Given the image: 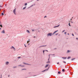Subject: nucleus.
Instances as JSON below:
<instances>
[{
  "instance_id": "8fccbe9b",
  "label": "nucleus",
  "mask_w": 78,
  "mask_h": 78,
  "mask_svg": "<svg viewBox=\"0 0 78 78\" xmlns=\"http://www.w3.org/2000/svg\"><path fill=\"white\" fill-rule=\"evenodd\" d=\"M8 76L9 77V75Z\"/></svg>"
},
{
  "instance_id": "ea45409f",
  "label": "nucleus",
  "mask_w": 78,
  "mask_h": 78,
  "mask_svg": "<svg viewBox=\"0 0 78 78\" xmlns=\"http://www.w3.org/2000/svg\"><path fill=\"white\" fill-rule=\"evenodd\" d=\"M18 66H21L22 67V66L21 65H20Z\"/></svg>"
},
{
  "instance_id": "de8ad7c7",
  "label": "nucleus",
  "mask_w": 78,
  "mask_h": 78,
  "mask_svg": "<svg viewBox=\"0 0 78 78\" xmlns=\"http://www.w3.org/2000/svg\"><path fill=\"white\" fill-rule=\"evenodd\" d=\"M46 51H48V50H46Z\"/></svg>"
},
{
  "instance_id": "864d4df0",
  "label": "nucleus",
  "mask_w": 78,
  "mask_h": 78,
  "mask_svg": "<svg viewBox=\"0 0 78 78\" xmlns=\"http://www.w3.org/2000/svg\"><path fill=\"white\" fill-rule=\"evenodd\" d=\"M30 44H28V45H29Z\"/></svg>"
},
{
  "instance_id": "4be33fe9",
  "label": "nucleus",
  "mask_w": 78,
  "mask_h": 78,
  "mask_svg": "<svg viewBox=\"0 0 78 78\" xmlns=\"http://www.w3.org/2000/svg\"><path fill=\"white\" fill-rule=\"evenodd\" d=\"M69 52H70V51L68 50L67 51V53H69Z\"/></svg>"
},
{
  "instance_id": "a878e982",
  "label": "nucleus",
  "mask_w": 78,
  "mask_h": 78,
  "mask_svg": "<svg viewBox=\"0 0 78 78\" xmlns=\"http://www.w3.org/2000/svg\"><path fill=\"white\" fill-rule=\"evenodd\" d=\"M69 27H70V23H69Z\"/></svg>"
},
{
  "instance_id": "aec40b11",
  "label": "nucleus",
  "mask_w": 78,
  "mask_h": 78,
  "mask_svg": "<svg viewBox=\"0 0 78 78\" xmlns=\"http://www.w3.org/2000/svg\"><path fill=\"white\" fill-rule=\"evenodd\" d=\"M0 26L1 27H3V26H2V24L0 25Z\"/></svg>"
},
{
  "instance_id": "6ab92c4d",
  "label": "nucleus",
  "mask_w": 78,
  "mask_h": 78,
  "mask_svg": "<svg viewBox=\"0 0 78 78\" xmlns=\"http://www.w3.org/2000/svg\"><path fill=\"white\" fill-rule=\"evenodd\" d=\"M25 6H27V3H25Z\"/></svg>"
},
{
  "instance_id": "e433bc0d",
  "label": "nucleus",
  "mask_w": 78,
  "mask_h": 78,
  "mask_svg": "<svg viewBox=\"0 0 78 78\" xmlns=\"http://www.w3.org/2000/svg\"><path fill=\"white\" fill-rule=\"evenodd\" d=\"M47 17L46 16H45L44 17V18H45V17Z\"/></svg>"
},
{
  "instance_id": "393cba45",
  "label": "nucleus",
  "mask_w": 78,
  "mask_h": 78,
  "mask_svg": "<svg viewBox=\"0 0 78 78\" xmlns=\"http://www.w3.org/2000/svg\"><path fill=\"white\" fill-rule=\"evenodd\" d=\"M30 42V41H27V43L28 44V43H29V42Z\"/></svg>"
},
{
  "instance_id": "cd10ccee",
  "label": "nucleus",
  "mask_w": 78,
  "mask_h": 78,
  "mask_svg": "<svg viewBox=\"0 0 78 78\" xmlns=\"http://www.w3.org/2000/svg\"><path fill=\"white\" fill-rule=\"evenodd\" d=\"M44 50L43 51V53L44 54Z\"/></svg>"
},
{
  "instance_id": "0eeeda50",
  "label": "nucleus",
  "mask_w": 78,
  "mask_h": 78,
  "mask_svg": "<svg viewBox=\"0 0 78 78\" xmlns=\"http://www.w3.org/2000/svg\"><path fill=\"white\" fill-rule=\"evenodd\" d=\"M62 58L63 59H67V57H62Z\"/></svg>"
},
{
  "instance_id": "5701e85b",
  "label": "nucleus",
  "mask_w": 78,
  "mask_h": 78,
  "mask_svg": "<svg viewBox=\"0 0 78 78\" xmlns=\"http://www.w3.org/2000/svg\"><path fill=\"white\" fill-rule=\"evenodd\" d=\"M25 8H26V7H25L23 8V9H25Z\"/></svg>"
},
{
  "instance_id": "6e6d98bb",
  "label": "nucleus",
  "mask_w": 78,
  "mask_h": 78,
  "mask_svg": "<svg viewBox=\"0 0 78 78\" xmlns=\"http://www.w3.org/2000/svg\"><path fill=\"white\" fill-rule=\"evenodd\" d=\"M1 78H2V77H1Z\"/></svg>"
},
{
  "instance_id": "58836bf2",
  "label": "nucleus",
  "mask_w": 78,
  "mask_h": 78,
  "mask_svg": "<svg viewBox=\"0 0 78 78\" xmlns=\"http://www.w3.org/2000/svg\"><path fill=\"white\" fill-rule=\"evenodd\" d=\"M49 59H50V58H49L48 59V61H49Z\"/></svg>"
},
{
  "instance_id": "c9c22d12",
  "label": "nucleus",
  "mask_w": 78,
  "mask_h": 78,
  "mask_svg": "<svg viewBox=\"0 0 78 78\" xmlns=\"http://www.w3.org/2000/svg\"><path fill=\"white\" fill-rule=\"evenodd\" d=\"M57 64H59V62H57Z\"/></svg>"
},
{
  "instance_id": "9b49d317",
  "label": "nucleus",
  "mask_w": 78,
  "mask_h": 78,
  "mask_svg": "<svg viewBox=\"0 0 78 78\" xmlns=\"http://www.w3.org/2000/svg\"><path fill=\"white\" fill-rule=\"evenodd\" d=\"M27 33H30V31H29V30H27Z\"/></svg>"
},
{
  "instance_id": "a19ab883",
  "label": "nucleus",
  "mask_w": 78,
  "mask_h": 78,
  "mask_svg": "<svg viewBox=\"0 0 78 78\" xmlns=\"http://www.w3.org/2000/svg\"><path fill=\"white\" fill-rule=\"evenodd\" d=\"M24 66H21V67H24Z\"/></svg>"
},
{
  "instance_id": "c756f323",
  "label": "nucleus",
  "mask_w": 78,
  "mask_h": 78,
  "mask_svg": "<svg viewBox=\"0 0 78 78\" xmlns=\"http://www.w3.org/2000/svg\"><path fill=\"white\" fill-rule=\"evenodd\" d=\"M26 70V69H24L22 70Z\"/></svg>"
},
{
  "instance_id": "f03ea898",
  "label": "nucleus",
  "mask_w": 78,
  "mask_h": 78,
  "mask_svg": "<svg viewBox=\"0 0 78 78\" xmlns=\"http://www.w3.org/2000/svg\"><path fill=\"white\" fill-rule=\"evenodd\" d=\"M51 34H52V33H49L48 34H47L48 37V36H51Z\"/></svg>"
},
{
  "instance_id": "4468645a",
  "label": "nucleus",
  "mask_w": 78,
  "mask_h": 78,
  "mask_svg": "<svg viewBox=\"0 0 78 78\" xmlns=\"http://www.w3.org/2000/svg\"><path fill=\"white\" fill-rule=\"evenodd\" d=\"M50 63V61H48V62H46L47 64H48Z\"/></svg>"
},
{
  "instance_id": "c85d7f7f",
  "label": "nucleus",
  "mask_w": 78,
  "mask_h": 78,
  "mask_svg": "<svg viewBox=\"0 0 78 78\" xmlns=\"http://www.w3.org/2000/svg\"><path fill=\"white\" fill-rule=\"evenodd\" d=\"M58 33L56 34H55V35H58Z\"/></svg>"
},
{
  "instance_id": "1a4fd4ad",
  "label": "nucleus",
  "mask_w": 78,
  "mask_h": 78,
  "mask_svg": "<svg viewBox=\"0 0 78 78\" xmlns=\"http://www.w3.org/2000/svg\"><path fill=\"white\" fill-rule=\"evenodd\" d=\"M47 67H48V65H46L45 66V68H46Z\"/></svg>"
},
{
  "instance_id": "2f4dec72",
  "label": "nucleus",
  "mask_w": 78,
  "mask_h": 78,
  "mask_svg": "<svg viewBox=\"0 0 78 78\" xmlns=\"http://www.w3.org/2000/svg\"><path fill=\"white\" fill-rule=\"evenodd\" d=\"M72 36H74V35H73V34H72Z\"/></svg>"
},
{
  "instance_id": "2eb2a0df",
  "label": "nucleus",
  "mask_w": 78,
  "mask_h": 78,
  "mask_svg": "<svg viewBox=\"0 0 78 78\" xmlns=\"http://www.w3.org/2000/svg\"><path fill=\"white\" fill-rule=\"evenodd\" d=\"M64 71H65V70L64 69H63L62 70V72H64Z\"/></svg>"
},
{
  "instance_id": "6e6552de",
  "label": "nucleus",
  "mask_w": 78,
  "mask_h": 78,
  "mask_svg": "<svg viewBox=\"0 0 78 78\" xmlns=\"http://www.w3.org/2000/svg\"><path fill=\"white\" fill-rule=\"evenodd\" d=\"M23 64H25L26 65H30V64L25 63H23Z\"/></svg>"
},
{
  "instance_id": "39448f33",
  "label": "nucleus",
  "mask_w": 78,
  "mask_h": 78,
  "mask_svg": "<svg viewBox=\"0 0 78 78\" xmlns=\"http://www.w3.org/2000/svg\"><path fill=\"white\" fill-rule=\"evenodd\" d=\"M2 33H5V30H3L2 32Z\"/></svg>"
},
{
  "instance_id": "423d86ee",
  "label": "nucleus",
  "mask_w": 78,
  "mask_h": 78,
  "mask_svg": "<svg viewBox=\"0 0 78 78\" xmlns=\"http://www.w3.org/2000/svg\"><path fill=\"white\" fill-rule=\"evenodd\" d=\"M58 30H57V31H55V32H54L53 33V34H55V33H56V32H58Z\"/></svg>"
},
{
  "instance_id": "5fc2aeb1",
  "label": "nucleus",
  "mask_w": 78,
  "mask_h": 78,
  "mask_svg": "<svg viewBox=\"0 0 78 78\" xmlns=\"http://www.w3.org/2000/svg\"><path fill=\"white\" fill-rule=\"evenodd\" d=\"M71 20H72V19H71Z\"/></svg>"
},
{
  "instance_id": "f257e3e1",
  "label": "nucleus",
  "mask_w": 78,
  "mask_h": 78,
  "mask_svg": "<svg viewBox=\"0 0 78 78\" xmlns=\"http://www.w3.org/2000/svg\"><path fill=\"white\" fill-rule=\"evenodd\" d=\"M16 9H15L13 10V12L14 14L16 15Z\"/></svg>"
},
{
  "instance_id": "09e8293b",
  "label": "nucleus",
  "mask_w": 78,
  "mask_h": 78,
  "mask_svg": "<svg viewBox=\"0 0 78 78\" xmlns=\"http://www.w3.org/2000/svg\"><path fill=\"white\" fill-rule=\"evenodd\" d=\"M68 35H69V34H68Z\"/></svg>"
},
{
  "instance_id": "412c9836",
  "label": "nucleus",
  "mask_w": 78,
  "mask_h": 78,
  "mask_svg": "<svg viewBox=\"0 0 78 78\" xmlns=\"http://www.w3.org/2000/svg\"><path fill=\"white\" fill-rule=\"evenodd\" d=\"M1 14L2 16H3V15H4V14L3 13H2Z\"/></svg>"
},
{
  "instance_id": "3c124183",
  "label": "nucleus",
  "mask_w": 78,
  "mask_h": 78,
  "mask_svg": "<svg viewBox=\"0 0 78 78\" xmlns=\"http://www.w3.org/2000/svg\"><path fill=\"white\" fill-rule=\"evenodd\" d=\"M1 10V9H0V11Z\"/></svg>"
},
{
  "instance_id": "a211bd4d",
  "label": "nucleus",
  "mask_w": 78,
  "mask_h": 78,
  "mask_svg": "<svg viewBox=\"0 0 78 78\" xmlns=\"http://www.w3.org/2000/svg\"><path fill=\"white\" fill-rule=\"evenodd\" d=\"M75 58H73L71 59V60H72V61L74 60V59H75Z\"/></svg>"
},
{
  "instance_id": "c03bdc74",
  "label": "nucleus",
  "mask_w": 78,
  "mask_h": 78,
  "mask_svg": "<svg viewBox=\"0 0 78 78\" xmlns=\"http://www.w3.org/2000/svg\"><path fill=\"white\" fill-rule=\"evenodd\" d=\"M25 47H27V46H26V45H25Z\"/></svg>"
},
{
  "instance_id": "bb28decb",
  "label": "nucleus",
  "mask_w": 78,
  "mask_h": 78,
  "mask_svg": "<svg viewBox=\"0 0 78 78\" xmlns=\"http://www.w3.org/2000/svg\"><path fill=\"white\" fill-rule=\"evenodd\" d=\"M64 31H65V30H63L62 31V33H63V32H64Z\"/></svg>"
},
{
  "instance_id": "f3484780",
  "label": "nucleus",
  "mask_w": 78,
  "mask_h": 78,
  "mask_svg": "<svg viewBox=\"0 0 78 78\" xmlns=\"http://www.w3.org/2000/svg\"><path fill=\"white\" fill-rule=\"evenodd\" d=\"M58 74H60V73H61V72H59V71L58 72Z\"/></svg>"
},
{
  "instance_id": "37998d69",
  "label": "nucleus",
  "mask_w": 78,
  "mask_h": 78,
  "mask_svg": "<svg viewBox=\"0 0 78 78\" xmlns=\"http://www.w3.org/2000/svg\"><path fill=\"white\" fill-rule=\"evenodd\" d=\"M76 39H77V40H78V38H76Z\"/></svg>"
},
{
  "instance_id": "ddd939ff",
  "label": "nucleus",
  "mask_w": 78,
  "mask_h": 78,
  "mask_svg": "<svg viewBox=\"0 0 78 78\" xmlns=\"http://www.w3.org/2000/svg\"><path fill=\"white\" fill-rule=\"evenodd\" d=\"M12 48L14 50H15L16 49V48L12 46Z\"/></svg>"
},
{
  "instance_id": "473e14b6",
  "label": "nucleus",
  "mask_w": 78,
  "mask_h": 78,
  "mask_svg": "<svg viewBox=\"0 0 78 78\" xmlns=\"http://www.w3.org/2000/svg\"><path fill=\"white\" fill-rule=\"evenodd\" d=\"M50 55H49V59H50Z\"/></svg>"
},
{
  "instance_id": "f8f14e48",
  "label": "nucleus",
  "mask_w": 78,
  "mask_h": 78,
  "mask_svg": "<svg viewBox=\"0 0 78 78\" xmlns=\"http://www.w3.org/2000/svg\"><path fill=\"white\" fill-rule=\"evenodd\" d=\"M45 46H46V45H45V46H40L39 47V48H41V47H45Z\"/></svg>"
},
{
  "instance_id": "79ce46f5",
  "label": "nucleus",
  "mask_w": 78,
  "mask_h": 78,
  "mask_svg": "<svg viewBox=\"0 0 78 78\" xmlns=\"http://www.w3.org/2000/svg\"><path fill=\"white\" fill-rule=\"evenodd\" d=\"M3 12H5V10H4V11H3Z\"/></svg>"
},
{
  "instance_id": "20e7f679",
  "label": "nucleus",
  "mask_w": 78,
  "mask_h": 78,
  "mask_svg": "<svg viewBox=\"0 0 78 78\" xmlns=\"http://www.w3.org/2000/svg\"><path fill=\"white\" fill-rule=\"evenodd\" d=\"M59 26H60V24H59L58 26L54 27V28H56V27H59Z\"/></svg>"
},
{
  "instance_id": "49530a36",
  "label": "nucleus",
  "mask_w": 78,
  "mask_h": 78,
  "mask_svg": "<svg viewBox=\"0 0 78 78\" xmlns=\"http://www.w3.org/2000/svg\"><path fill=\"white\" fill-rule=\"evenodd\" d=\"M0 7H2V6L0 5Z\"/></svg>"
},
{
  "instance_id": "dca6fc26",
  "label": "nucleus",
  "mask_w": 78,
  "mask_h": 78,
  "mask_svg": "<svg viewBox=\"0 0 78 78\" xmlns=\"http://www.w3.org/2000/svg\"><path fill=\"white\" fill-rule=\"evenodd\" d=\"M71 58V57H68L67 58L68 59H70Z\"/></svg>"
},
{
  "instance_id": "603ef678",
  "label": "nucleus",
  "mask_w": 78,
  "mask_h": 78,
  "mask_svg": "<svg viewBox=\"0 0 78 78\" xmlns=\"http://www.w3.org/2000/svg\"><path fill=\"white\" fill-rule=\"evenodd\" d=\"M37 0V1H39V0Z\"/></svg>"
},
{
  "instance_id": "9d476101",
  "label": "nucleus",
  "mask_w": 78,
  "mask_h": 78,
  "mask_svg": "<svg viewBox=\"0 0 78 78\" xmlns=\"http://www.w3.org/2000/svg\"><path fill=\"white\" fill-rule=\"evenodd\" d=\"M6 65H8V64H9V62H6Z\"/></svg>"
},
{
  "instance_id": "a18cd8bd",
  "label": "nucleus",
  "mask_w": 78,
  "mask_h": 78,
  "mask_svg": "<svg viewBox=\"0 0 78 78\" xmlns=\"http://www.w3.org/2000/svg\"><path fill=\"white\" fill-rule=\"evenodd\" d=\"M2 28H0V30H1Z\"/></svg>"
},
{
  "instance_id": "f704fd0d",
  "label": "nucleus",
  "mask_w": 78,
  "mask_h": 78,
  "mask_svg": "<svg viewBox=\"0 0 78 78\" xmlns=\"http://www.w3.org/2000/svg\"><path fill=\"white\" fill-rule=\"evenodd\" d=\"M21 58V57H18V58Z\"/></svg>"
},
{
  "instance_id": "72a5a7b5",
  "label": "nucleus",
  "mask_w": 78,
  "mask_h": 78,
  "mask_svg": "<svg viewBox=\"0 0 78 78\" xmlns=\"http://www.w3.org/2000/svg\"><path fill=\"white\" fill-rule=\"evenodd\" d=\"M66 33H67V32H65V33H64V34H66Z\"/></svg>"
},
{
  "instance_id": "b1692460",
  "label": "nucleus",
  "mask_w": 78,
  "mask_h": 78,
  "mask_svg": "<svg viewBox=\"0 0 78 78\" xmlns=\"http://www.w3.org/2000/svg\"><path fill=\"white\" fill-rule=\"evenodd\" d=\"M63 62L64 63H66V62H65L64 61H63Z\"/></svg>"
},
{
  "instance_id": "7ed1b4c3",
  "label": "nucleus",
  "mask_w": 78,
  "mask_h": 78,
  "mask_svg": "<svg viewBox=\"0 0 78 78\" xmlns=\"http://www.w3.org/2000/svg\"><path fill=\"white\" fill-rule=\"evenodd\" d=\"M49 68H50V66L49 67L48 69H46L44 70V71H42V72H45V71H47V70H48V69H49Z\"/></svg>"
},
{
  "instance_id": "4c0bfd02",
  "label": "nucleus",
  "mask_w": 78,
  "mask_h": 78,
  "mask_svg": "<svg viewBox=\"0 0 78 78\" xmlns=\"http://www.w3.org/2000/svg\"><path fill=\"white\" fill-rule=\"evenodd\" d=\"M34 38H35L36 37V36H34Z\"/></svg>"
},
{
  "instance_id": "7c9ffc66",
  "label": "nucleus",
  "mask_w": 78,
  "mask_h": 78,
  "mask_svg": "<svg viewBox=\"0 0 78 78\" xmlns=\"http://www.w3.org/2000/svg\"><path fill=\"white\" fill-rule=\"evenodd\" d=\"M32 31H34V30H32Z\"/></svg>"
}]
</instances>
